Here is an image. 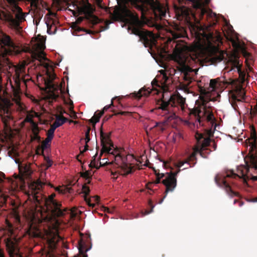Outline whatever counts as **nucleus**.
<instances>
[{
    "label": "nucleus",
    "mask_w": 257,
    "mask_h": 257,
    "mask_svg": "<svg viewBox=\"0 0 257 257\" xmlns=\"http://www.w3.org/2000/svg\"><path fill=\"white\" fill-rule=\"evenodd\" d=\"M190 57L195 63H197L200 61V59L199 58L198 55H195L192 56H190Z\"/></svg>",
    "instance_id": "obj_33"
},
{
    "label": "nucleus",
    "mask_w": 257,
    "mask_h": 257,
    "mask_svg": "<svg viewBox=\"0 0 257 257\" xmlns=\"http://www.w3.org/2000/svg\"><path fill=\"white\" fill-rule=\"evenodd\" d=\"M74 257H79L78 256H74Z\"/></svg>",
    "instance_id": "obj_63"
},
{
    "label": "nucleus",
    "mask_w": 257,
    "mask_h": 257,
    "mask_svg": "<svg viewBox=\"0 0 257 257\" xmlns=\"http://www.w3.org/2000/svg\"><path fill=\"white\" fill-rule=\"evenodd\" d=\"M44 184V183L40 180H38L31 183L29 186V188L32 190V193L34 194V199L38 203H40V199L38 198V196L37 194L38 191L40 190Z\"/></svg>",
    "instance_id": "obj_12"
},
{
    "label": "nucleus",
    "mask_w": 257,
    "mask_h": 257,
    "mask_svg": "<svg viewBox=\"0 0 257 257\" xmlns=\"http://www.w3.org/2000/svg\"><path fill=\"white\" fill-rule=\"evenodd\" d=\"M102 162H100V166H105L106 164H108L107 162H105V163H103V164H102Z\"/></svg>",
    "instance_id": "obj_49"
},
{
    "label": "nucleus",
    "mask_w": 257,
    "mask_h": 257,
    "mask_svg": "<svg viewBox=\"0 0 257 257\" xmlns=\"http://www.w3.org/2000/svg\"><path fill=\"white\" fill-rule=\"evenodd\" d=\"M56 194L52 193L48 196L45 201V205L47 208V211L53 217H61L65 214V212L67 211V209L61 208V204L54 199Z\"/></svg>",
    "instance_id": "obj_8"
},
{
    "label": "nucleus",
    "mask_w": 257,
    "mask_h": 257,
    "mask_svg": "<svg viewBox=\"0 0 257 257\" xmlns=\"http://www.w3.org/2000/svg\"><path fill=\"white\" fill-rule=\"evenodd\" d=\"M181 71L182 72H183L185 74V77L186 79H187V74L188 72L194 71H197L196 69H192L191 68L186 66V65H183L182 66L181 68Z\"/></svg>",
    "instance_id": "obj_23"
},
{
    "label": "nucleus",
    "mask_w": 257,
    "mask_h": 257,
    "mask_svg": "<svg viewBox=\"0 0 257 257\" xmlns=\"http://www.w3.org/2000/svg\"><path fill=\"white\" fill-rule=\"evenodd\" d=\"M113 102H112V100L111 101V103L109 105H106L105 106H104L103 108V110L102 111H104V112L105 111H106L108 108H109L111 106H113Z\"/></svg>",
    "instance_id": "obj_40"
},
{
    "label": "nucleus",
    "mask_w": 257,
    "mask_h": 257,
    "mask_svg": "<svg viewBox=\"0 0 257 257\" xmlns=\"http://www.w3.org/2000/svg\"><path fill=\"white\" fill-rule=\"evenodd\" d=\"M160 72L161 75L157 78H155L152 82V89L143 87L138 92L132 93L131 95L133 97L139 99L143 96H149L153 90H156L157 94L162 92L163 97L158 108L162 110L163 115L166 120L170 121L177 117L176 114L178 111L184 110L185 98L179 93L176 94H170L169 96H167L169 93V85L172 83V78L168 76V74L170 76L174 75L175 73V69L166 70V72L161 70Z\"/></svg>",
    "instance_id": "obj_1"
},
{
    "label": "nucleus",
    "mask_w": 257,
    "mask_h": 257,
    "mask_svg": "<svg viewBox=\"0 0 257 257\" xmlns=\"http://www.w3.org/2000/svg\"><path fill=\"white\" fill-rule=\"evenodd\" d=\"M32 132L33 136L31 138L32 141H37L38 142H40L41 141V137L39 136V129L36 124H35V126H33Z\"/></svg>",
    "instance_id": "obj_18"
},
{
    "label": "nucleus",
    "mask_w": 257,
    "mask_h": 257,
    "mask_svg": "<svg viewBox=\"0 0 257 257\" xmlns=\"http://www.w3.org/2000/svg\"><path fill=\"white\" fill-rule=\"evenodd\" d=\"M244 56H245V57H246V56H249V55H250V54H249L248 53H247V52H245L244 53Z\"/></svg>",
    "instance_id": "obj_50"
},
{
    "label": "nucleus",
    "mask_w": 257,
    "mask_h": 257,
    "mask_svg": "<svg viewBox=\"0 0 257 257\" xmlns=\"http://www.w3.org/2000/svg\"><path fill=\"white\" fill-rule=\"evenodd\" d=\"M253 202H257V197H255L253 199Z\"/></svg>",
    "instance_id": "obj_53"
},
{
    "label": "nucleus",
    "mask_w": 257,
    "mask_h": 257,
    "mask_svg": "<svg viewBox=\"0 0 257 257\" xmlns=\"http://www.w3.org/2000/svg\"><path fill=\"white\" fill-rule=\"evenodd\" d=\"M0 257H5L4 249L1 247V238L0 237Z\"/></svg>",
    "instance_id": "obj_35"
},
{
    "label": "nucleus",
    "mask_w": 257,
    "mask_h": 257,
    "mask_svg": "<svg viewBox=\"0 0 257 257\" xmlns=\"http://www.w3.org/2000/svg\"><path fill=\"white\" fill-rule=\"evenodd\" d=\"M153 184V182H150L149 183H148L147 185H146V188L148 189V190H150L151 191H152L153 192H154V191L152 189V185Z\"/></svg>",
    "instance_id": "obj_36"
},
{
    "label": "nucleus",
    "mask_w": 257,
    "mask_h": 257,
    "mask_svg": "<svg viewBox=\"0 0 257 257\" xmlns=\"http://www.w3.org/2000/svg\"><path fill=\"white\" fill-rule=\"evenodd\" d=\"M82 19H83V18H81V17H80V18L78 19V20H80V21H82Z\"/></svg>",
    "instance_id": "obj_55"
},
{
    "label": "nucleus",
    "mask_w": 257,
    "mask_h": 257,
    "mask_svg": "<svg viewBox=\"0 0 257 257\" xmlns=\"http://www.w3.org/2000/svg\"><path fill=\"white\" fill-rule=\"evenodd\" d=\"M90 199H91V202H93L92 203H94L95 205L96 203H98L99 200V197L98 196H92Z\"/></svg>",
    "instance_id": "obj_32"
},
{
    "label": "nucleus",
    "mask_w": 257,
    "mask_h": 257,
    "mask_svg": "<svg viewBox=\"0 0 257 257\" xmlns=\"http://www.w3.org/2000/svg\"><path fill=\"white\" fill-rule=\"evenodd\" d=\"M15 177H16V178H17V179L19 178V177H18L17 175H16Z\"/></svg>",
    "instance_id": "obj_60"
},
{
    "label": "nucleus",
    "mask_w": 257,
    "mask_h": 257,
    "mask_svg": "<svg viewBox=\"0 0 257 257\" xmlns=\"http://www.w3.org/2000/svg\"><path fill=\"white\" fill-rule=\"evenodd\" d=\"M189 114L195 116L200 125H204L203 121L205 120V123L208 125V127L205 130V134L196 133L195 137L197 144L193 148V152L185 162H179L178 164L179 168L181 167L185 163L187 164L189 167L193 166L196 163V155L197 153H199L201 156L204 157L203 151L205 147L210 145V138L213 136L214 132L217 125L214 116L212 113H209L206 116L203 117L205 114V111H202L200 108H195L190 110Z\"/></svg>",
    "instance_id": "obj_2"
},
{
    "label": "nucleus",
    "mask_w": 257,
    "mask_h": 257,
    "mask_svg": "<svg viewBox=\"0 0 257 257\" xmlns=\"http://www.w3.org/2000/svg\"><path fill=\"white\" fill-rule=\"evenodd\" d=\"M116 174V172H115V173H112V175H113V176H114Z\"/></svg>",
    "instance_id": "obj_57"
},
{
    "label": "nucleus",
    "mask_w": 257,
    "mask_h": 257,
    "mask_svg": "<svg viewBox=\"0 0 257 257\" xmlns=\"http://www.w3.org/2000/svg\"><path fill=\"white\" fill-rule=\"evenodd\" d=\"M67 120V118L63 115H57L56 117V120L52 125H51V126L56 130V128L63 124Z\"/></svg>",
    "instance_id": "obj_17"
},
{
    "label": "nucleus",
    "mask_w": 257,
    "mask_h": 257,
    "mask_svg": "<svg viewBox=\"0 0 257 257\" xmlns=\"http://www.w3.org/2000/svg\"><path fill=\"white\" fill-rule=\"evenodd\" d=\"M44 157V160L46 163V169H48L49 167H50L53 164V162L51 160H50L48 157L46 156L44 154L42 155Z\"/></svg>",
    "instance_id": "obj_28"
},
{
    "label": "nucleus",
    "mask_w": 257,
    "mask_h": 257,
    "mask_svg": "<svg viewBox=\"0 0 257 257\" xmlns=\"http://www.w3.org/2000/svg\"><path fill=\"white\" fill-rule=\"evenodd\" d=\"M40 48L41 49H44V48H45V47L44 46V45H43V44H40Z\"/></svg>",
    "instance_id": "obj_48"
},
{
    "label": "nucleus",
    "mask_w": 257,
    "mask_h": 257,
    "mask_svg": "<svg viewBox=\"0 0 257 257\" xmlns=\"http://www.w3.org/2000/svg\"><path fill=\"white\" fill-rule=\"evenodd\" d=\"M81 176L84 178H85L87 180L86 184H90V178L91 177L90 176L89 172L87 171L81 173Z\"/></svg>",
    "instance_id": "obj_26"
},
{
    "label": "nucleus",
    "mask_w": 257,
    "mask_h": 257,
    "mask_svg": "<svg viewBox=\"0 0 257 257\" xmlns=\"http://www.w3.org/2000/svg\"><path fill=\"white\" fill-rule=\"evenodd\" d=\"M101 145L102 146L101 151L102 155L103 152H106L109 154L114 156L115 161L116 164H118L121 162L120 168L123 170V175L126 176L129 174H131L133 172L134 167L132 166L131 164H128L125 162V159L123 158L120 154H115V151L112 150L113 144L110 140L108 136H105L102 132L100 134Z\"/></svg>",
    "instance_id": "obj_6"
},
{
    "label": "nucleus",
    "mask_w": 257,
    "mask_h": 257,
    "mask_svg": "<svg viewBox=\"0 0 257 257\" xmlns=\"http://www.w3.org/2000/svg\"><path fill=\"white\" fill-rule=\"evenodd\" d=\"M231 64L232 65V69H236L237 72L239 74V78L241 79L242 83L245 80V73L244 72L242 71L241 68V66L240 65L239 63V61L238 59L237 58H234L231 61Z\"/></svg>",
    "instance_id": "obj_14"
},
{
    "label": "nucleus",
    "mask_w": 257,
    "mask_h": 257,
    "mask_svg": "<svg viewBox=\"0 0 257 257\" xmlns=\"http://www.w3.org/2000/svg\"><path fill=\"white\" fill-rule=\"evenodd\" d=\"M104 114V111H97L95 112L93 116L89 119V122L95 125V123L99 121L100 118Z\"/></svg>",
    "instance_id": "obj_20"
},
{
    "label": "nucleus",
    "mask_w": 257,
    "mask_h": 257,
    "mask_svg": "<svg viewBox=\"0 0 257 257\" xmlns=\"http://www.w3.org/2000/svg\"><path fill=\"white\" fill-rule=\"evenodd\" d=\"M25 120L27 122H30V123H33V125L34 126H35V123L34 122L33 119L32 118L29 117V116H27L26 119H25Z\"/></svg>",
    "instance_id": "obj_38"
},
{
    "label": "nucleus",
    "mask_w": 257,
    "mask_h": 257,
    "mask_svg": "<svg viewBox=\"0 0 257 257\" xmlns=\"http://www.w3.org/2000/svg\"><path fill=\"white\" fill-rule=\"evenodd\" d=\"M96 155H97V154H96L95 155L93 156V159L91 160V163L89 165V167L90 168H95L96 169L99 168V167H98L97 166L96 161H95Z\"/></svg>",
    "instance_id": "obj_29"
},
{
    "label": "nucleus",
    "mask_w": 257,
    "mask_h": 257,
    "mask_svg": "<svg viewBox=\"0 0 257 257\" xmlns=\"http://www.w3.org/2000/svg\"><path fill=\"white\" fill-rule=\"evenodd\" d=\"M85 151H84V149L82 150V151H80V154L79 155H78V156H77V159L78 160V161L80 162L81 163H82V162H81V160L80 159H79V157L81 155H82Z\"/></svg>",
    "instance_id": "obj_42"
},
{
    "label": "nucleus",
    "mask_w": 257,
    "mask_h": 257,
    "mask_svg": "<svg viewBox=\"0 0 257 257\" xmlns=\"http://www.w3.org/2000/svg\"><path fill=\"white\" fill-rule=\"evenodd\" d=\"M41 152H42V148L40 146H39L36 148V153L38 155H42V156Z\"/></svg>",
    "instance_id": "obj_34"
},
{
    "label": "nucleus",
    "mask_w": 257,
    "mask_h": 257,
    "mask_svg": "<svg viewBox=\"0 0 257 257\" xmlns=\"http://www.w3.org/2000/svg\"><path fill=\"white\" fill-rule=\"evenodd\" d=\"M30 2L32 7H33L38 10H40L41 7H43V1L41 0H29Z\"/></svg>",
    "instance_id": "obj_21"
},
{
    "label": "nucleus",
    "mask_w": 257,
    "mask_h": 257,
    "mask_svg": "<svg viewBox=\"0 0 257 257\" xmlns=\"http://www.w3.org/2000/svg\"><path fill=\"white\" fill-rule=\"evenodd\" d=\"M128 113V112L127 111H120L118 113V114L121 115H125L126 114Z\"/></svg>",
    "instance_id": "obj_45"
},
{
    "label": "nucleus",
    "mask_w": 257,
    "mask_h": 257,
    "mask_svg": "<svg viewBox=\"0 0 257 257\" xmlns=\"http://www.w3.org/2000/svg\"><path fill=\"white\" fill-rule=\"evenodd\" d=\"M236 203H238V205L239 206H241L243 204V202L242 201H238L236 199H235L234 200V204H235Z\"/></svg>",
    "instance_id": "obj_43"
},
{
    "label": "nucleus",
    "mask_w": 257,
    "mask_h": 257,
    "mask_svg": "<svg viewBox=\"0 0 257 257\" xmlns=\"http://www.w3.org/2000/svg\"><path fill=\"white\" fill-rule=\"evenodd\" d=\"M133 5L138 10L142 12L144 11V6L143 5H139L136 2H133Z\"/></svg>",
    "instance_id": "obj_31"
},
{
    "label": "nucleus",
    "mask_w": 257,
    "mask_h": 257,
    "mask_svg": "<svg viewBox=\"0 0 257 257\" xmlns=\"http://www.w3.org/2000/svg\"><path fill=\"white\" fill-rule=\"evenodd\" d=\"M170 33L174 39L185 37L186 35L184 28L177 23H174L172 26V29L170 30Z\"/></svg>",
    "instance_id": "obj_11"
},
{
    "label": "nucleus",
    "mask_w": 257,
    "mask_h": 257,
    "mask_svg": "<svg viewBox=\"0 0 257 257\" xmlns=\"http://www.w3.org/2000/svg\"><path fill=\"white\" fill-rule=\"evenodd\" d=\"M175 50H178V51H179L180 52H181L182 51V49H181L180 50H178V48H177V45H176V47H175Z\"/></svg>",
    "instance_id": "obj_51"
},
{
    "label": "nucleus",
    "mask_w": 257,
    "mask_h": 257,
    "mask_svg": "<svg viewBox=\"0 0 257 257\" xmlns=\"http://www.w3.org/2000/svg\"><path fill=\"white\" fill-rule=\"evenodd\" d=\"M102 208H103V210L104 212H107L108 213H110L111 212V211L109 210V209L108 208H107V207L103 206Z\"/></svg>",
    "instance_id": "obj_44"
},
{
    "label": "nucleus",
    "mask_w": 257,
    "mask_h": 257,
    "mask_svg": "<svg viewBox=\"0 0 257 257\" xmlns=\"http://www.w3.org/2000/svg\"><path fill=\"white\" fill-rule=\"evenodd\" d=\"M55 130V129L50 126V128L48 130L47 132V138H48V140H49V139L51 140L53 139L54 137Z\"/></svg>",
    "instance_id": "obj_27"
},
{
    "label": "nucleus",
    "mask_w": 257,
    "mask_h": 257,
    "mask_svg": "<svg viewBox=\"0 0 257 257\" xmlns=\"http://www.w3.org/2000/svg\"><path fill=\"white\" fill-rule=\"evenodd\" d=\"M47 74L48 78L45 80V86L47 88L49 89V96L50 98L56 101L59 98L60 93H63L64 91L62 89L61 85L53 83V81L56 78L54 73L47 72Z\"/></svg>",
    "instance_id": "obj_9"
},
{
    "label": "nucleus",
    "mask_w": 257,
    "mask_h": 257,
    "mask_svg": "<svg viewBox=\"0 0 257 257\" xmlns=\"http://www.w3.org/2000/svg\"><path fill=\"white\" fill-rule=\"evenodd\" d=\"M10 181L12 182V183H13L14 182V181L12 179H10Z\"/></svg>",
    "instance_id": "obj_58"
},
{
    "label": "nucleus",
    "mask_w": 257,
    "mask_h": 257,
    "mask_svg": "<svg viewBox=\"0 0 257 257\" xmlns=\"http://www.w3.org/2000/svg\"><path fill=\"white\" fill-rule=\"evenodd\" d=\"M47 28H48V31H49L50 30V26L48 24H47Z\"/></svg>",
    "instance_id": "obj_54"
},
{
    "label": "nucleus",
    "mask_w": 257,
    "mask_h": 257,
    "mask_svg": "<svg viewBox=\"0 0 257 257\" xmlns=\"http://www.w3.org/2000/svg\"><path fill=\"white\" fill-rule=\"evenodd\" d=\"M78 249L79 253L82 255V257H87V254L86 253V252L89 249H85V244L82 240L79 241Z\"/></svg>",
    "instance_id": "obj_19"
},
{
    "label": "nucleus",
    "mask_w": 257,
    "mask_h": 257,
    "mask_svg": "<svg viewBox=\"0 0 257 257\" xmlns=\"http://www.w3.org/2000/svg\"><path fill=\"white\" fill-rule=\"evenodd\" d=\"M91 130V128L90 126H88L87 127V131L86 132H85V143L86 144H88V143L90 141V136H89V134H90V131Z\"/></svg>",
    "instance_id": "obj_30"
},
{
    "label": "nucleus",
    "mask_w": 257,
    "mask_h": 257,
    "mask_svg": "<svg viewBox=\"0 0 257 257\" xmlns=\"http://www.w3.org/2000/svg\"><path fill=\"white\" fill-rule=\"evenodd\" d=\"M214 150H215V149L216 148V145H215V144L214 145Z\"/></svg>",
    "instance_id": "obj_56"
},
{
    "label": "nucleus",
    "mask_w": 257,
    "mask_h": 257,
    "mask_svg": "<svg viewBox=\"0 0 257 257\" xmlns=\"http://www.w3.org/2000/svg\"><path fill=\"white\" fill-rule=\"evenodd\" d=\"M247 155L244 158L246 167L243 169L238 170V173H234L232 170H230L223 175H217L215 177L216 183L220 187L224 188L227 194L231 197L237 196L238 193L233 191L229 185V183L226 180V178H242L245 181V177L249 172V168L257 169V143L256 142V135L255 132L251 134V139L249 141V149Z\"/></svg>",
    "instance_id": "obj_3"
},
{
    "label": "nucleus",
    "mask_w": 257,
    "mask_h": 257,
    "mask_svg": "<svg viewBox=\"0 0 257 257\" xmlns=\"http://www.w3.org/2000/svg\"><path fill=\"white\" fill-rule=\"evenodd\" d=\"M254 180H257V177H254Z\"/></svg>",
    "instance_id": "obj_59"
},
{
    "label": "nucleus",
    "mask_w": 257,
    "mask_h": 257,
    "mask_svg": "<svg viewBox=\"0 0 257 257\" xmlns=\"http://www.w3.org/2000/svg\"><path fill=\"white\" fill-rule=\"evenodd\" d=\"M82 193L84 194V200L85 201L87 205L91 208L94 207L95 204L94 203H91V199L87 198V195L89 194L90 192L89 188L88 186H87L86 184H84L82 186Z\"/></svg>",
    "instance_id": "obj_16"
},
{
    "label": "nucleus",
    "mask_w": 257,
    "mask_h": 257,
    "mask_svg": "<svg viewBox=\"0 0 257 257\" xmlns=\"http://www.w3.org/2000/svg\"><path fill=\"white\" fill-rule=\"evenodd\" d=\"M188 168V167H185L183 169V170Z\"/></svg>",
    "instance_id": "obj_61"
},
{
    "label": "nucleus",
    "mask_w": 257,
    "mask_h": 257,
    "mask_svg": "<svg viewBox=\"0 0 257 257\" xmlns=\"http://www.w3.org/2000/svg\"><path fill=\"white\" fill-rule=\"evenodd\" d=\"M221 82L224 85L231 86L228 93L229 101L233 109L239 112L240 108L244 107L245 99V92L242 83L232 78L226 79L225 78H223Z\"/></svg>",
    "instance_id": "obj_5"
},
{
    "label": "nucleus",
    "mask_w": 257,
    "mask_h": 257,
    "mask_svg": "<svg viewBox=\"0 0 257 257\" xmlns=\"http://www.w3.org/2000/svg\"><path fill=\"white\" fill-rule=\"evenodd\" d=\"M250 114L251 117H253L256 115L257 111H255L254 110H253V109L252 108L250 111Z\"/></svg>",
    "instance_id": "obj_37"
},
{
    "label": "nucleus",
    "mask_w": 257,
    "mask_h": 257,
    "mask_svg": "<svg viewBox=\"0 0 257 257\" xmlns=\"http://www.w3.org/2000/svg\"><path fill=\"white\" fill-rule=\"evenodd\" d=\"M217 83H218V82H217V79H211L210 80V83H209V87L211 89L210 90V91H213L216 89V88L217 87ZM204 91H205V93H207V92H209L210 91V90H208L207 91H206V90H204Z\"/></svg>",
    "instance_id": "obj_24"
},
{
    "label": "nucleus",
    "mask_w": 257,
    "mask_h": 257,
    "mask_svg": "<svg viewBox=\"0 0 257 257\" xmlns=\"http://www.w3.org/2000/svg\"><path fill=\"white\" fill-rule=\"evenodd\" d=\"M19 170L22 176L27 179L30 178L33 173L30 165H28L19 164Z\"/></svg>",
    "instance_id": "obj_13"
},
{
    "label": "nucleus",
    "mask_w": 257,
    "mask_h": 257,
    "mask_svg": "<svg viewBox=\"0 0 257 257\" xmlns=\"http://www.w3.org/2000/svg\"><path fill=\"white\" fill-rule=\"evenodd\" d=\"M48 138H46L44 141H43L42 143L41 148H42V152L41 154L42 155H44V150L47 148L48 145H49V143H51L52 140L51 139H49V140Z\"/></svg>",
    "instance_id": "obj_22"
},
{
    "label": "nucleus",
    "mask_w": 257,
    "mask_h": 257,
    "mask_svg": "<svg viewBox=\"0 0 257 257\" xmlns=\"http://www.w3.org/2000/svg\"><path fill=\"white\" fill-rule=\"evenodd\" d=\"M253 110H254L255 111H257V105H255L253 107Z\"/></svg>",
    "instance_id": "obj_52"
},
{
    "label": "nucleus",
    "mask_w": 257,
    "mask_h": 257,
    "mask_svg": "<svg viewBox=\"0 0 257 257\" xmlns=\"http://www.w3.org/2000/svg\"><path fill=\"white\" fill-rule=\"evenodd\" d=\"M213 39V35L212 34H210L209 36L206 37L207 40L209 43H211V41H212Z\"/></svg>",
    "instance_id": "obj_39"
},
{
    "label": "nucleus",
    "mask_w": 257,
    "mask_h": 257,
    "mask_svg": "<svg viewBox=\"0 0 257 257\" xmlns=\"http://www.w3.org/2000/svg\"><path fill=\"white\" fill-rule=\"evenodd\" d=\"M156 176V180L153 184H157L162 183L166 187L165 195L163 199L160 201V203H162L163 199L167 196V194L169 192H173L177 186L176 176L180 170L176 172H170L165 173H160L159 170L152 168Z\"/></svg>",
    "instance_id": "obj_7"
},
{
    "label": "nucleus",
    "mask_w": 257,
    "mask_h": 257,
    "mask_svg": "<svg viewBox=\"0 0 257 257\" xmlns=\"http://www.w3.org/2000/svg\"><path fill=\"white\" fill-rule=\"evenodd\" d=\"M148 193H149L150 194H152V193L150 192H148Z\"/></svg>",
    "instance_id": "obj_62"
},
{
    "label": "nucleus",
    "mask_w": 257,
    "mask_h": 257,
    "mask_svg": "<svg viewBox=\"0 0 257 257\" xmlns=\"http://www.w3.org/2000/svg\"><path fill=\"white\" fill-rule=\"evenodd\" d=\"M32 58L35 60H41L45 59V58L43 56L42 53L34 52L32 53Z\"/></svg>",
    "instance_id": "obj_25"
},
{
    "label": "nucleus",
    "mask_w": 257,
    "mask_h": 257,
    "mask_svg": "<svg viewBox=\"0 0 257 257\" xmlns=\"http://www.w3.org/2000/svg\"><path fill=\"white\" fill-rule=\"evenodd\" d=\"M88 147H89V146H88V144L85 143V145L84 146V151H86L87 150H88Z\"/></svg>",
    "instance_id": "obj_46"
},
{
    "label": "nucleus",
    "mask_w": 257,
    "mask_h": 257,
    "mask_svg": "<svg viewBox=\"0 0 257 257\" xmlns=\"http://www.w3.org/2000/svg\"><path fill=\"white\" fill-rule=\"evenodd\" d=\"M167 164H168V162L163 161V165H164V167H165V168L167 167V166H168Z\"/></svg>",
    "instance_id": "obj_47"
},
{
    "label": "nucleus",
    "mask_w": 257,
    "mask_h": 257,
    "mask_svg": "<svg viewBox=\"0 0 257 257\" xmlns=\"http://www.w3.org/2000/svg\"><path fill=\"white\" fill-rule=\"evenodd\" d=\"M27 233L32 237H39L41 235V232L38 227L33 224L29 225Z\"/></svg>",
    "instance_id": "obj_15"
},
{
    "label": "nucleus",
    "mask_w": 257,
    "mask_h": 257,
    "mask_svg": "<svg viewBox=\"0 0 257 257\" xmlns=\"http://www.w3.org/2000/svg\"><path fill=\"white\" fill-rule=\"evenodd\" d=\"M82 11L84 15V18L91 25H95L99 23V18L93 15L95 8L90 3H88L84 5L82 9Z\"/></svg>",
    "instance_id": "obj_10"
},
{
    "label": "nucleus",
    "mask_w": 257,
    "mask_h": 257,
    "mask_svg": "<svg viewBox=\"0 0 257 257\" xmlns=\"http://www.w3.org/2000/svg\"><path fill=\"white\" fill-rule=\"evenodd\" d=\"M149 205L151 207V210L150 211V212L153 211V208L154 207V206L153 205V202L151 200H149ZM150 212H148L147 214L149 213Z\"/></svg>",
    "instance_id": "obj_41"
},
{
    "label": "nucleus",
    "mask_w": 257,
    "mask_h": 257,
    "mask_svg": "<svg viewBox=\"0 0 257 257\" xmlns=\"http://www.w3.org/2000/svg\"><path fill=\"white\" fill-rule=\"evenodd\" d=\"M126 18L130 19V29L132 30V33L139 37L140 40L143 42L146 47L150 46L154 40V34L143 28L145 24L139 19L138 14L131 11L126 3L124 2L115 7L112 19L114 21H118L124 20Z\"/></svg>",
    "instance_id": "obj_4"
}]
</instances>
